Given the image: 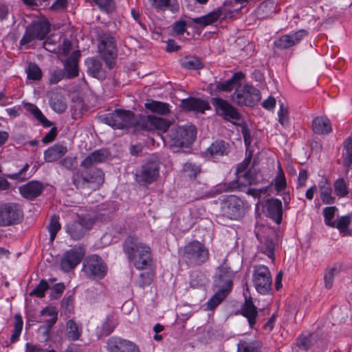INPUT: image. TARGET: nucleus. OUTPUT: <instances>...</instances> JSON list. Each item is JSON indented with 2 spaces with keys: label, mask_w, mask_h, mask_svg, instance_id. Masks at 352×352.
<instances>
[{
  "label": "nucleus",
  "mask_w": 352,
  "mask_h": 352,
  "mask_svg": "<svg viewBox=\"0 0 352 352\" xmlns=\"http://www.w3.org/2000/svg\"><path fill=\"white\" fill-rule=\"evenodd\" d=\"M109 154L106 149L96 150L82 161V168L76 172L72 177L73 184L77 188L95 190L104 183V175L102 170L94 166L104 162Z\"/></svg>",
  "instance_id": "nucleus-1"
},
{
  "label": "nucleus",
  "mask_w": 352,
  "mask_h": 352,
  "mask_svg": "<svg viewBox=\"0 0 352 352\" xmlns=\"http://www.w3.org/2000/svg\"><path fill=\"white\" fill-rule=\"evenodd\" d=\"M123 251L128 260L139 270L146 269L151 265L150 247L142 243L137 237H127L123 243Z\"/></svg>",
  "instance_id": "nucleus-2"
},
{
  "label": "nucleus",
  "mask_w": 352,
  "mask_h": 352,
  "mask_svg": "<svg viewBox=\"0 0 352 352\" xmlns=\"http://www.w3.org/2000/svg\"><path fill=\"white\" fill-rule=\"evenodd\" d=\"M100 122L108 124L115 129H124L133 126L138 128V118L129 110L116 109L98 117Z\"/></svg>",
  "instance_id": "nucleus-3"
},
{
  "label": "nucleus",
  "mask_w": 352,
  "mask_h": 352,
  "mask_svg": "<svg viewBox=\"0 0 352 352\" xmlns=\"http://www.w3.org/2000/svg\"><path fill=\"white\" fill-rule=\"evenodd\" d=\"M98 52L109 69L114 67L117 58V47L114 38L108 33H102L98 36Z\"/></svg>",
  "instance_id": "nucleus-4"
},
{
  "label": "nucleus",
  "mask_w": 352,
  "mask_h": 352,
  "mask_svg": "<svg viewBox=\"0 0 352 352\" xmlns=\"http://www.w3.org/2000/svg\"><path fill=\"white\" fill-rule=\"evenodd\" d=\"M259 169L254 161L252 166L241 175L236 176L235 181L223 184L224 191L243 190L248 186L255 185L259 182Z\"/></svg>",
  "instance_id": "nucleus-5"
},
{
  "label": "nucleus",
  "mask_w": 352,
  "mask_h": 352,
  "mask_svg": "<svg viewBox=\"0 0 352 352\" xmlns=\"http://www.w3.org/2000/svg\"><path fill=\"white\" fill-rule=\"evenodd\" d=\"M23 219L21 206L8 202L0 204V226L8 227L20 223Z\"/></svg>",
  "instance_id": "nucleus-6"
},
{
  "label": "nucleus",
  "mask_w": 352,
  "mask_h": 352,
  "mask_svg": "<svg viewBox=\"0 0 352 352\" xmlns=\"http://www.w3.org/2000/svg\"><path fill=\"white\" fill-rule=\"evenodd\" d=\"M197 130L193 125H186L173 128L169 133L171 146L188 147L196 138Z\"/></svg>",
  "instance_id": "nucleus-7"
},
{
  "label": "nucleus",
  "mask_w": 352,
  "mask_h": 352,
  "mask_svg": "<svg viewBox=\"0 0 352 352\" xmlns=\"http://www.w3.org/2000/svg\"><path fill=\"white\" fill-rule=\"evenodd\" d=\"M182 256L187 262L200 265L208 259L209 252L203 243L192 241L184 246Z\"/></svg>",
  "instance_id": "nucleus-8"
},
{
  "label": "nucleus",
  "mask_w": 352,
  "mask_h": 352,
  "mask_svg": "<svg viewBox=\"0 0 352 352\" xmlns=\"http://www.w3.org/2000/svg\"><path fill=\"white\" fill-rule=\"evenodd\" d=\"M235 273L231 270L227 263V260L223 259V263L218 268L214 276L213 287L214 290H219L229 294L232 288L233 278Z\"/></svg>",
  "instance_id": "nucleus-9"
},
{
  "label": "nucleus",
  "mask_w": 352,
  "mask_h": 352,
  "mask_svg": "<svg viewBox=\"0 0 352 352\" xmlns=\"http://www.w3.org/2000/svg\"><path fill=\"white\" fill-rule=\"evenodd\" d=\"M221 212L222 215L228 219H239L245 212L244 203L235 195L228 196L221 203Z\"/></svg>",
  "instance_id": "nucleus-10"
},
{
  "label": "nucleus",
  "mask_w": 352,
  "mask_h": 352,
  "mask_svg": "<svg viewBox=\"0 0 352 352\" xmlns=\"http://www.w3.org/2000/svg\"><path fill=\"white\" fill-rule=\"evenodd\" d=\"M252 281L256 290L261 294H267L272 289V279L269 268L263 265L254 267Z\"/></svg>",
  "instance_id": "nucleus-11"
},
{
  "label": "nucleus",
  "mask_w": 352,
  "mask_h": 352,
  "mask_svg": "<svg viewBox=\"0 0 352 352\" xmlns=\"http://www.w3.org/2000/svg\"><path fill=\"white\" fill-rule=\"evenodd\" d=\"M83 271L91 279H102L107 274V267L101 257L92 254L84 261Z\"/></svg>",
  "instance_id": "nucleus-12"
},
{
  "label": "nucleus",
  "mask_w": 352,
  "mask_h": 352,
  "mask_svg": "<svg viewBox=\"0 0 352 352\" xmlns=\"http://www.w3.org/2000/svg\"><path fill=\"white\" fill-rule=\"evenodd\" d=\"M50 30V26L47 21H34L26 28L25 32L20 41V44L26 45L34 39L42 40L49 33Z\"/></svg>",
  "instance_id": "nucleus-13"
},
{
  "label": "nucleus",
  "mask_w": 352,
  "mask_h": 352,
  "mask_svg": "<svg viewBox=\"0 0 352 352\" xmlns=\"http://www.w3.org/2000/svg\"><path fill=\"white\" fill-rule=\"evenodd\" d=\"M170 125L169 121L155 116H140L138 117V129L142 130L149 131L157 129L165 132L168 129Z\"/></svg>",
  "instance_id": "nucleus-14"
},
{
  "label": "nucleus",
  "mask_w": 352,
  "mask_h": 352,
  "mask_svg": "<svg viewBox=\"0 0 352 352\" xmlns=\"http://www.w3.org/2000/svg\"><path fill=\"white\" fill-rule=\"evenodd\" d=\"M160 163L155 160H148L136 173L138 180L145 184H151L159 176Z\"/></svg>",
  "instance_id": "nucleus-15"
},
{
  "label": "nucleus",
  "mask_w": 352,
  "mask_h": 352,
  "mask_svg": "<svg viewBox=\"0 0 352 352\" xmlns=\"http://www.w3.org/2000/svg\"><path fill=\"white\" fill-rule=\"evenodd\" d=\"M211 102L217 113L226 120H239L241 115L228 102L219 98H212Z\"/></svg>",
  "instance_id": "nucleus-16"
},
{
  "label": "nucleus",
  "mask_w": 352,
  "mask_h": 352,
  "mask_svg": "<svg viewBox=\"0 0 352 352\" xmlns=\"http://www.w3.org/2000/svg\"><path fill=\"white\" fill-rule=\"evenodd\" d=\"M232 99L239 105L252 107L260 100L261 96L258 89H235Z\"/></svg>",
  "instance_id": "nucleus-17"
},
{
  "label": "nucleus",
  "mask_w": 352,
  "mask_h": 352,
  "mask_svg": "<svg viewBox=\"0 0 352 352\" xmlns=\"http://www.w3.org/2000/svg\"><path fill=\"white\" fill-rule=\"evenodd\" d=\"M83 253L75 248L66 251L61 258L60 268L65 272L74 270L81 261Z\"/></svg>",
  "instance_id": "nucleus-18"
},
{
  "label": "nucleus",
  "mask_w": 352,
  "mask_h": 352,
  "mask_svg": "<svg viewBox=\"0 0 352 352\" xmlns=\"http://www.w3.org/2000/svg\"><path fill=\"white\" fill-rule=\"evenodd\" d=\"M107 348L109 352H140L133 342L118 337L110 338L107 341Z\"/></svg>",
  "instance_id": "nucleus-19"
},
{
  "label": "nucleus",
  "mask_w": 352,
  "mask_h": 352,
  "mask_svg": "<svg viewBox=\"0 0 352 352\" xmlns=\"http://www.w3.org/2000/svg\"><path fill=\"white\" fill-rule=\"evenodd\" d=\"M89 229V222L84 218L78 217L77 220L67 224L66 231L72 239L79 240Z\"/></svg>",
  "instance_id": "nucleus-20"
},
{
  "label": "nucleus",
  "mask_w": 352,
  "mask_h": 352,
  "mask_svg": "<svg viewBox=\"0 0 352 352\" xmlns=\"http://www.w3.org/2000/svg\"><path fill=\"white\" fill-rule=\"evenodd\" d=\"M264 210L266 215L276 223L280 224L281 223L283 215L281 201L274 198L267 199L264 205Z\"/></svg>",
  "instance_id": "nucleus-21"
},
{
  "label": "nucleus",
  "mask_w": 352,
  "mask_h": 352,
  "mask_svg": "<svg viewBox=\"0 0 352 352\" xmlns=\"http://www.w3.org/2000/svg\"><path fill=\"white\" fill-rule=\"evenodd\" d=\"M307 35L305 30H301L292 34H285L275 41L274 45L280 49H287L298 44Z\"/></svg>",
  "instance_id": "nucleus-22"
},
{
  "label": "nucleus",
  "mask_w": 352,
  "mask_h": 352,
  "mask_svg": "<svg viewBox=\"0 0 352 352\" xmlns=\"http://www.w3.org/2000/svg\"><path fill=\"white\" fill-rule=\"evenodd\" d=\"M181 104L187 111L204 113L206 110L210 109L209 103L197 98H188L181 100Z\"/></svg>",
  "instance_id": "nucleus-23"
},
{
  "label": "nucleus",
  "mask_w": 352,
  "mask_h": 352,
  "mask_svg": "<svg viewBox=\"0 0 352 352\" xmlns=\"http://www.w3.org/2000/svg\"><path fill=\"white\" fill-rule=\"evenodd\" d=\"M44 189L42 183L31 181L19 187V192L24 198L32 200L39 196Z\"/></svg>",
  "instance_id": "nucleus-24"
},
{
  "label": "nucleus",
  "mask_w": 352,
  "mask_h": 352,
  "mask_svg": "<svg viewBox=\"0 0 352 352\" xmlns=\"http://www.w3.org/2000/svg\"><path fill=\"white\" fill-rule=\"evenodd\" d=\"M239 311L243 316L247 318L250 328H254L258 317V311L251 298H245V302Z\"/></svg>",
  "instance_id": "nucleus-25"
},
{
  "label": "nucleus",
  "mask_w": 352,
  "mask_h": 352,
  "mask_svg": "<svg viewBox=\"0 0 352 352\" xmlns=\"http://www.w3.org/2000/svg\"><path fill=\"white\" fill-rule=\"evenodd\" d=\"M312 129L318 135H327L332 131L331 122L325 116L315 118L312 121Z\"/></svg>",
  "instance_id": "nucleus-26"
},
{
  "label": "nucleus",
  "mask_w": 352,
  "mask_h": 352,
  "mask_svg": "<svg viewBox=\"0 0 352 352\" xmlns=\"http://www.w3.org/2000/svg\"><path fill=\"white\" fill-rule=\"evenodd\" d=\"M85 63L87 67V72L91 76L99 80L105 78V71L102 68V63L98 58H89Z\"/></svg>",
  "instance_id": "nucleus-27"
},
{
  "label": "nucleus",
  "mask_w": 352,
  "mask_h": 352,
  "mask_svg": "<svg viewBox=\"0 0 352 352\" xmlns=\"http://www.w3.org/2000/svg\"><path fill=\"white\" fill-rule=\"evenodd\" d=\"M151 6L157 11L168 10L173 13L177 12L179 4L177 0H148Z\"/></svg>",
  "instance_id": "nucleus-28"
},
{
  "label": "nucleus",
  "mask_w": 352,
  "mask_h": 352,
  "mask_svg": "<svg viewBox=\"0 0 352 352\" xmlns=\"http://www.w3.org/2000/svg\"><path fill=\"white\" fill-rule=\"evenodd\" d=\"M47 95L50 98V105L54 111L61 113L66 110L67 104L63 96L55 92L53 89L49 91Z\"/></svg>",
  "instance_id": "nucleus-29"
},
{
  "label": "nucleus",
  "mask_w": 352,
  "mask_h": 352,
  "mask_svg": "<svg viewBox=\"0 0 352 352\" xmlns=\"http://www.w3.org/2000/svg\"><path fill=\"white\" fill-rule=\"evenodd\" d=\"M80 55L79 51H75L65 60L64 69L67 78H71L78 75V60Z\"/></svg>",
  "instance_id": "nucleus-30"
},
{
  "label": "nucleus",
  "mask_w": 352,
  "mask_h": 352,
  "mask_svg": "<svg viewBox=\"0 0 352 352\" xmlns=\"http://www.w3.org/2000/svg\"><path fill=\"white\" fill-rule=\"evenodd\" d=\"M67 152L66 146L61 144H54L44 153V159L47 162H53L61 158Z\"/></svg>",
  "instance_id": "nucleus-31"
},
{
  "label": "nucleus",
  "mask_w": 352,
  "mask_h": 352,
  "mask_svg": "<svg viewBox=\"0 0 352 352\" xmlns=\"http://www.w3.org/2000/svg\"><path fill=\"white\" fill-rule=\"evenodd\" d=\"M82 329L80 324L73 319L69 320L66 323L65 336L71 341L78 340L82 335Z\"/></svg>",
  "instance_id": "nucleus-32"
},
{
  "label": "nucleus",
  "mask_w": 352,
  "mask_h": 352,
  "mask_svg": "<svg viewBox=\"0 0 352 352\" xmlns=\"http://www.w3.org/2000/svg\"><path fill=\"white\" fill-rule=\"evenodd\" d=\"M144 107L146 109L161 115H167L170 112L168 104L156 100H148Z\"/></svg>",
  "instance_id": "nucleus-33"
},
{
  "label": "nucleus",
  "mask_w": 352,
  "mask_h": 352,
  "mask_svg": "<svg viewBox=\"0 0 352 352\" xmlns=\"http://www.w3.org/2000/svg\"><path fill=\"white\" fill-rule=\"evenodd\" d=\"M211 157H216L227 155L228 153V146L223 140L215 141L207 150Z\"/></svg>",
  "instance_id": "nucleus-34"
},
{
  "label": "nucleus",
  "mask_w": 352,
  "mask_h": 352,
  "mask_svg": "<svg viewBox=\"0 0 352 352\" xmlns=\"http://www.w3.org/2000/svg\"><path fill=\"white\" fill-rule=\"evenodd\" d=\"M245 78V75L241 72H236L231 78L225 81L223 83L218 85L217 88H240L242 86V81Z\"/></svg>",
  "instance_id": "nucleus-35"
},
{
  "label": "nucleus",
  "mask_w": 352,
  "mask_h": 352,
  "mask_svg": "<svg viewBox=\"0 0 352 352\" xmlns=\"http://www.w3.org/2000/svg\"><path fill=\"white\" fill-rule=\"evenodd\" d=\"M221 16V12L217 10L212 12L205 16L194 18L192 21L195 23L199 25L201 27L210 25L217 21Z\"/></svg>",
  "instance_id": "nucleus-36"
},
{
  "label": "nucleus",
  "mask_w": 352,
  "mask_h": 352,
  "mask_svg": "<svg viewBox=\"0 0 352 352\" xmlns=\"http://www.w3.org/2000/svg\"><path fill=\"white\" fill-rule=\"evenodd\" d=\"M276 243L270 236L264 239V241L260 245V250L263 254H266L272 260H274V250Z\"/></svg>",
  "instance_id": "nucleus-37"
},
{
  "label": "nucleus",
  "mask_w": 352,
  "mask_h": 352,
  "mask_svg": "<svg viewBox=\"0 0 352 352\" xmlns=\"http://www.w3.org/2000/svg\"><path fill=\"white\" fill-rule=\"evenodd\" d=\"M215 291V294L206 303V310L214 309L228 295V294L226 293L225 292H221L219 290Z\"/></svg>",
  "instance_id": "nucleus-38"
},
{
  "label": "nucleus",
  "mask_w": 352,
  "mask_h": 352,
  "mask_svg": "<svg viewBox=\"0 0 352 352\" xmlns=\"http://www.w3.org/2000/svg\"><path fill=\"white\" fill-rule=\"evenodd\" d=\"M180 62L182 66L188 69H199L204 67L201 60L196 56H186Z\"/></svg>",
  "instance_id": "nucleus-39"
},
{
  "label": "nucleus",
  "mask_w": 352,
  "mask_h": 352,
  "mask_svg": "<svg viewBox=\"0 0 352 352\" xmlns=\"http://www.w3.org/2000/svg\"><path fill=\"white\" fill-rule=\"evenodd\" d=\"M237 352H261L260 345L256 342L240 340L237 344Z\"/></svg>",
  "instance_id": "nucleus-40"
},
{
  "label": "nucleus",
  "mask_w": 352,
  "mask_h": 352,
  "mask_svg": "<svg viewBox=\"0 0 352 352\" xmlns=\"http://www.w3.org/2000/svg\"><path fill=\"white\" fill-rule=\"evenodd\" d=\"M340 273V267L338 266H333L328 267L325 270L324 280V285L327 289H330L333 284V278Z\"/></svg>",
  "instance_id": "nucleus-41"
},
{
  "label": "nucleus",
  "mask_w": 352,
  "mask_h": 352,
  "mask_svg": "<svg viewBox=\"0 0 352 352\" xmlns=\"http://www.w3.org/2000/svg\"><path fill=\"white\" fill-rule=\"evenodd\" d=\"M320 198L324 204H331L335 201V197L331 196L332 189L329 184H327L320 186Z\"/></svg>",
  "instance_id": "nucleus-42"
},
{
  "label": "nucleus",
  "mask_w": 352,
  "mask_h": 352,
  "mask_svg": "<svg viewBox=\"0 0 352 352\" xmlns=\"http://www.w3.org/2000/svg\"><path fill=\"white\" fill-rule=\"evenodd\" d=\"M49 289L50 285L47 281L45 279H42L40 280L38 285L30 293V296L43 298L45 295V292Z\"/></svg>",
  "instance_id": "nucleus-43"
},
{
  "label": "nucleus",
  "mask_w": 352,
  "mask_h": 352,
  "mask_svg": "<svg viewBox=\"0 0 352 352\" xmlns=\"http://www.w3.org/2000/svg\"><path fill=\"white\" fill-rule=\"evenodd\" d=\"M278 122L280 124L286 128L289 124V111L288 108L284 105L283 102L280 104V109L278 111Z\"/></svg>",
  "instance_id": "nucleus-44"
},
{
  "label": "nucleus",
  "mask_w": 352,
  "mask_h": 352,
  "mask_svg": "<svg viewBox=\"0 0 352 352\" xmlns=\"http://www.w3.org/2000/svg\"><path fill=\"white\" fill-rule=\"evenodd\" d=\"M94 2L98 8L107 12L111 13L113 12L116 8V3L113 0H91Z\"/></svg>",
  "instance_id": "nucleus-45"
},
{
  "label": "nucleus",
  "mask_w": 352,
  "mask_h": 352,
  "mask_svg": "<svg viewBox=\"0 0 352 352\" xmlns=\"http://www.w3.org/2000/svg\"><path fill=\"white\" fill-rule=\"evenodd\" d=\"M313 335H301L296 340V345L302 350H308L314 344Z\"/></svg>",
  "instance_id": "nucleus-46"
},
{
  "label": "nucleus",
  "mask_w": 352,
  "mask_h": 352,
  "mask_svg": "<svg viewBox=\"0 0 352 352\" xmlns=\"http://www.w3.org/2000/svg\"><path fill=\"white\" fill-rule=\"evenodd\" d=\"M30 111L45 127H50L53 125V123L45 117L41 110L37 108V107L31 105Z\"/></svg>",
  "instance_id": "nucleus-47"
},
{
  "label": "nucleus",
  "mask_w": 352,
  "mask_h": 352,
  "mask_svg": "<svg viewBox=\"0 0 352 352\" xmlns=\"http://www.w3.org/2000/svg\"><path fill=\"white\" fill-rule=\"evenodd\" d=\"M60 229V224L59 223V218L57 216H53L50 220L48 226V230L50 232V239L53 241L56 236L57 232Z\"/></svg>",
  "instance_id": "nucleus-48"
},
{
  "label": "nucleus",
  "mask_w": 352,
  "mask_h": 352,
  "mask_svg": "<svg viewBox=\"0 0 352 352\" xmlns=\"http://www.w3.org/2000/svg\"><path fill=\"white\" fill-rule=\"evenodd\" d=\"M344 149L346 151L344 164L350 166L352 164V138H349L344 142Z\"/></svg>",
  "instance_id": "nucleus-49"
},
{
  "label": "nucleus",
  "mask_w": 352,
  "mask_h": 352,
  "mask_svg": "<svg viewBox=\"0 0 352 352\" xmlns=\"http://www.w3.org/2000/svg\"><path fill=\"white\" fill-rule=\"evenodd\" d=\"M337 208L336 206L327 207L324 209V217L326 225L335 228L336 222L333 221Z\"/></svg>",
  "instance_id": "nucleus-50"
},
{
  "label": "nucleus",
  "mask_w": 352,
  "mask_h": 352,
  "mask_svg": "<svg viewBox=\"0 0 352 352\" xmlns=\"http://www.w3.org/2000/svg\"><path fill=\"white\" fill-rule=\"evenodd\" d=\"M183 170L186 176L190 178H195L201 171L199 166L190 162H188L184 165Z\"/></svg>",
  "instance_id": "nucleus-51"
},
{
  "label": "nucleus",
  "mask_w": 352,
  "mask_h": 352,
  "mask_svg": "<svg viewBox=\"0 0 352 352\" xmlns=\"http://www.w3.org/2000/svg\"><path fill=\"white\" fill-rule=\"evenodd\" d=\"M153 273L152 272H146L141 273L137 284L140 287L144 288L151 284L153 278Z\"/></svg>",
  "instance_id": "nucleus-52"
},
{
  "label": "nucleus",
  "mask_w": 352,
  "mask_h": 352,
  "mask_svg": "<svg viewBox=\"0 0 352 352\" xmlns=\"http://www.w3.org/2000/svg\"><path fill=\"white\" fill-rule=\"evenodd\" d=\"M334 189L336 195L341 197L346 196L349 193L345 181L343 178H340L335 182Z\"/></svg>",
  "instance_id": "nucleus-53"
},
{
  "label": "nucleus",
  "mask_w": 352,
  "mask_h": 352,
  "mask_svg": "<svg viewBox=\"0 0 352 352\" xmlns=\"http://www.w3.org/2000/svg\"><path fill=\"white\" fill-rule=\"evenodd\" d=\"M26 72L29 79L36 80L41 77V70L35 63H30Z\"/></svg>",
  "instance_id": "nucleus-54"
},
{
  "label": "nucleus",
  "mask_w": 352,
  "mask_h": 352,
  "mask_svg": "<svg viewBox=\"0 0 352 352\" xmlns=\"http://www.w3.org/2000/svg\"><path fill=\"white\" fill-rule=\"evenodd\" d=\"M116 324L113 316H107L102 327V333L106 336L109 335L114 330Z\"/></svg>",
  "instance_id": "nucleus-55"
},
{
  "label": "nucleus",
  "mask_w": 352,
  "mask_h": 352,
  "mask_svg": "<svg viewBox=\"0 0 352 352\" xmlns=\"http://www.w3.org/2000/svg\"><path fill=\"white\" fill-rule=\"evenodd\" d=\"M252 153L249 152L248 155L245 157L244 160L239 164L236 168V176L241 175L243 173L247 171L252 160Z\"/></svg>",
  "instance_id": "nucleus-56"
},
{
  "label": "nucleus",
  "mask_w": 352,
  "mask_h": 352,
  "mask_svg": "<svg viewBox=\"0 0 352 352\" xmlns=\"http://www.w3.org/2000/svg\"><path fill=\"white\" fill-rule=\"evenodd\" d=\"M65 289V286L62 283H58L55 284L53 287L52 288V291L50 292V298L51 299H58L59 298L64 290Z\"/></svg>",
  "instance_id": "nucleus-57"
},
{
  "label": "nucleus",
  "mask_w": 352,
  "mask_h": 352,
  "mask_svg": "<svg viewBox=\"0 0 352 352\" xmlns=\"http://www.w3.org/2000/svg\"><path fill=\"white\" fill-rule=\"evenodd\" d=\"M28 168L29 164H25V166L18 173L14 174H8L7 175V177L11 179L24 181L28 178L25 176V173Z\"/></svg>",
  "instance_id": "nucleus-58"
},
{
  "label": "nucleus",
  "mask_w": 352,
  "mask_h": 352,
  "mask_svg": "<svg viewBox=\"0 0 352 352\" xmlns=\"http://www.w3.org/2000/svg\"><path fill=\"white\" fill-rule=\"evenodd\" d=\"M274 182L276 189L279 191L283 190L286 186L285 178L281 168L279 169V172L276 177Z\"/></svg>",
  "instance_id": "nucleus-59"
},
{
  "label": "nucleus",
  "mask_w": 352,
  "mask_h": 352,
  "mask_svg": "<svg viewBox=\"0 0 352 352\" xmlns=\"http://www.w3.org/2000/svg\"><path fill=\"white\" fill-rule=\"evenodd\" d=\"M65 76V72L62 69L54 70L50 74L49 78L50 83L56 84Z\"/></svg>",
  "instance_id": "nucleus-60"
},
{
  "label": "nucleus",
  "mask_w": 352,
  "mask_h": 352,
  "mask_svg": "<svg viewBox=\"0 0 352 352\" xmlns=\"http://www.w3.org/2000/svg\"><path fill=\"white\" fill-rule=\"evenodd\" d=\"M351 219L349 215L340 217L337 223H336L335 228H337L340 231L344 230L350 224Z\"/></svg>",
  "instance_id": "nucleus-61"
},
{
  "label": "nucleus",
  "mask_w": 352,
  "mask_h": 352,
  "mask_svg": "<svg viewBox=\"0 0 352 352\" xmlns=\"http://www.w3.org/2000/svg\"><path fill=\"white\" fill-rule=\"evenodd\" d=\"M60 164L68 170H72L76 166V160L72 157H66L60 162Z\"/></svg>",
  "instance_id": "nucleus-62"
},
{
  "label": "nucleus",
  "mask_w": 352,
  "mask_h": 352,
  "mask_svg": "<svg viewBox=\"0 0 352 352\" xmlns=\"http://www.w3.org/2000/svg\"><path fill=\"white\" fill-rule=\"evenodd\" d=\"M67 6V0H56L51 6V9L54 11L60 12L64 10Z\"/></svg>",
  "instance_id": "nucleus-63"
},
{
  "label": "nucleus",
  "mask_w": 352,
  "mask_h": 352,
  "mask_svg": "<svg viewBox=\"0 0 352 352\" xmlns=\"http://www.w3.org/2000/svg\"><path fill=\"white\" fill-rule=\"evenodd\" d=\"M186 23L184 21H178L173 24L174 32L179 35L183 34L186 31Z\"/></svg>",
  "instance_id": "nucleus-64"
}]
</instances>
